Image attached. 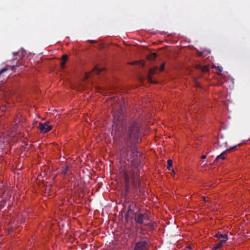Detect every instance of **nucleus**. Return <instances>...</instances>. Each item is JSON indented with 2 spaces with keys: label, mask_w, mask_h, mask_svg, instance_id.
<instances>
[{
  "label": "nucleus",
  "mask_w": 250,
  "mask_h": 250,
  "mask_svg": "<svg viewBox=\"0 0 250 250\" xmlns=\"http://www.w3.org/2000/svg\"><path fill=\"white\" fill-rule=\"evenodd\" d=\"M187 248L188 249H190V247L189 246H188Z\"/></svg>",
  "instance_id": "27"
},
{
  "label": "nucleus",
  "mask_w": 250,
  "mask_h": 250,
  "mask_svg": "<svg viewBox=\"0 0 250 250\" xmlns=\"http://www.w3.org/2000/svg\"><path fill=\"white\" fill-rule=\"evenodd\" d=\"M220 158V157H217V158H216V160H217V159H218V158ZM220 158L222 159V160H225V157H220Z\"/></svg>",
  "instance_id": "22"
},
{
  "label": "nucleus",
  "mask_w": 250,
  "mask_h": 250,
  "mask_svg": "<svg viewBox=\"0 0 250 250\" xmlns=\"http://www.w3.org/2000/svg\"><path fill=\"white\" fill-rule=\"evenodd\" d=\"M71 161H73L74 164L76 165V166H79L82 161L80 160V157H76V159L75 160L71 159Z\"/></svg>",
  "instance_id": "13"
},
{
  "label": "nucleus",
  "mask_w": 250,
  "mask_h": 250,
  "mask_svg": "<svg viewBox=\"0 0 250 250\" xmlns=\"http://www.w3.org/2000/svg\"><path fill=\"white\" fill-rule=\"evenodd\" d=\"M113 130L119 140V152L121 156H141L136 145L141 141L142 131L139 123L134 121L127 124L124 120L121 104L112 108Z\"/></svg>",
  "instance_id": "1"
},
{
  "label": "nucleus",
  "mask_w": 250,
  "mask_h": 250,
  "mask_svg": "<svg viewBox=\"0 0 250 250\" xmlns=\"http://www.w3.org/2000/svg\"><path fill=\"white\" fill-rule=\"evenodd\" d=\"M121 172L124 173L125 180V194H127L130 189V182L134 188H137L139 185L140 169L142 162L138 157H118Z\"/></svg>",
  "instance_id": "2"
},
{
  "label": "nucleus",
  "mask_w": 250,
  "mask_h": 250,
  "mask_svg": "<svg viewBox=\"0 0 250 250\" xmlns=\"http://www.w3.org/2000/svg\"><path fill=\"white\" fill-rule=\"evenodd\" d=\"M104 70V68H99L98 66H95L93 69V72L96 74H99L100 73Z\"/></svg>",
  "instance_id": "11"
},
{
  "label": "nucleus",
  "mask_w": 250,
  "mask_h": 250,
  "mask_svg": "<svg viewBox=\"0 0 250 250\" xmlns=\"http://www.w3.org/2000/svg\"><path fill=\"white\" fill-rule=\"evenodd\" d=\"M203 200L205 201H206V198L205 197H203Z\"/></svg>",
  "instance_id": "24"
},
{
  "label": "nucleus",
  "mask_w": 250,
  "mask_h": 250,
  "mask_svg": "<svg viewBox=\"0 0 250 250\" xmlns=\"http://www.w3.org/2000/svg\"><path fill=\"white\" fill-rule=\"evenodd\" d=\"M25 53V51L23 50H20L17 52H13V55L14 57L18 56L19 59H22L24 56Z\"/></svg>",
  "instance_id": "9"
},
{
  "label": "nucleus",
  "mask_w": 250,
  "mask_h": 250,
  "mask_svg": "<svg viewBox=\"0 0 250 250\" xmlns=\"http://www.w3.org/2000/svg\"><path fill=\"white\" fill-rule=\"evenodd\" d=\"M18 66H19V65H18V64H17L16 65H13L11 67V70H13L15 67H18Z\"/></svg>",
  "instance_id": "19"
},
{
  "label": "nucleus",
  "mask_w": 250,
  "mask_h": 250,
  "mask_svg": "<svg viewBox=\"0 0 250 250\" xmlns=\"http://www.w3.org/2000/svg\"><path fill=\"white\" fill-rule=\"evenodd\" d=\"M157 57V55L155 53H152L150 54L148 56V59L150 61L154 60Z\"/></svg>",
  "instance_id": "14"
},
{
  "label": "nucleus",
  "mask_w": 250,
  "mask_h": 250,
  "mask_svg": "<svg viewBox=\"0 0 250 250\" xmlns=\"http://www.w3.org/2000/svg\"><path fill=\"white\" fill-rule=\"evenodd\" d=\"M168 166L167 167V168H168L169 170H170V168L172 167V159H169L167 161Z\"/></svg>",
  "instance_id": "15"
},
{
  "label": "nucleus",
  "mask_w": 250,
  "mask_h": 250,
  "mask_svg": "<svg viewBox=\"0 0 250 250\" xmlns=\"http://www.w3.org/2000/svg\"><path fill=\"white\" fill-rule=\"evenodd\" d=\"M17 58H13V60H17Z\"/></svg>",
  "instance_id": "26"
},
{
  "label": "nucleus",
  "mask_w": 250,
  "mask_h": 250,
  "mask_svg": "<svg viewBox=\"0 0 250 250\" xmlns=\"http://www.w3.org/2000/svg\"><path fill=\"white\" fill-rule=\"evenodd\" d=\"M201 156L204 157V156H206L205 155H203Z\"/></svg>",
  "instance_id": "28"
},
{
  "label": "nucleus",
  "mask_w": 250,
  "mask_h": 250,
  "mask_svg": "<svg viewBox=\"0 0 250 250\" xmlns=\"http://www.w3.org/2000/svg\"><path fill=\"white\" fill-rule=\"evenodd\" d=\"M226 241V238H225V239H222L218 244L213 247L212 250H217V249L221 248L223 246V243Z\"/></svg>",
  "instance_id": "10"
},
{
  "label": "nucleus",
  "mask_w": 250,
  "mask_h": 250,
  "mask_svg": "<svg viewBox=\"0 0 250 250\" xmlns=\"http://www.w3.org/2000/svg\"><path fill=\"white\" fill-rule=\"evenodd\" d=\"M237 146H235L233 147H231L229 149H226V150L222 152L221 154L218 155L217 156H224L225 154L227 153H231L233 150H235V148L237 147Z\"/></svg>",
  "instance_id": "8"
},
{
  "label": "nucleus",
  "mask_w": 250,
  "mask_h": 250,
  "mask_svg": "<svg viewBox=\"0 0 250 250\" xmlns=\"http://www.w3.org/2000/svg\"><path fill=\"white\" fill-rule=\"evenodd\" d=\"M73 167V164L70 162L66 161V165L62 166L60 170V175L66 180H69L73 176L71 168Z\"/></svg>",
  "instance_id": "4"
},
{
  "label": "nucleus",
  "mask_w": 250,
  "mask_h": 250,
  "mask_svg": "<svg viewBox=\"0 0 250 250\" xmlns=\"http://www.w3.org/2000/svg\"><path fill=\"white\" fill-rule=\"evenodd\" d=\"M165 63H163L160 67H158V66H154L152 67L150 70L148 74L147 75L146 78L147 81L151 83H156V82L152 80V76L157 74L158 72H162L164 70L165 68Z\"/></svg>",
  "instance_id": "5"
},
{
  "label": "nucleus",
  "mask_w": 250,
  "mask_h": 250,
  "mask_svg": "<svg viewBox=\"0 0 250 250\" xmlns=\"http://www.w3.org/2000/svg\"><path fill=\"white\" fill-rule=\"evenodd\" d=\"M65 61H62L61 63V67L63 68L64 67V65H65Z\"/></svg>",
  "instance_id": "18"
},
{
  "label": "nucleus",
  "mask_w": 250,
  "mask_h": 250,
  "mask_svg": "<svg viewBox=\"0 0 250 250\" xmlns=\"http://www.w3.org/2000/svg\"><path fill=\"white\" fill-rule=\"evenodd\" d=\"M89 42H91V43H92V42H95V41H93V40H92V41H89Z\"/></svg>",
  "instance_id": "25"
},
{
  "label": "nucleus",
  "mask_w": 250,
  "mask_h": 250,
  "mask_svg": "<svg viewBox=\"0 0 250 250\" xmlns=\"http://www.w3.org/2000/svg\"><path fill=\"white\" fill-rule=\"evenodd\" d=\"M149 243L146 240H140L135 243L134 250H148Z\"/></svg>",
  "instance_id": "6"
},
{
  "label": "nucleus",
  "mask_w": 250,
  "mask_h": 250,
  "mask_svg": "<svg viewBox=\"0 0 250 250\" xmlns=\"http://www.w3.org/2000/svg\"><path fill=\"white\" fill-rule=\"evenodd\" d=\"M67 58H68V57L66 55H63L62 56V61H65L66 62L67 61Z\"/></svg>",
  "instance_id": "17"
},
{
  "label": "nucleus",
  "mask_w": 250,
  "mask_h": 250,
  "mask_svg": "<svg viewBox=\"0 0 250 250\" xmlns=\"http://www.w3.org/2000/svg\"><path fill=\"white\" fill-rule=\"evenodd\" d=\"M214 237L218 238H222V239H225L226 238V241L228 240L227 235L226 234L222 235L220 234L219 232L217 233L214 235Z\"/></svg>",
  "instance_id": "12"
},
{
  "label": "nucleus",
  "mask_w": 250,
  "mask_h": 250,
  "mask_svg": "<svg viewBox=\"0 0 250 250\" xmlns=\"http://www.w3.org/2000/svg\"><path fill=\"white\" fill-rule=\"evenodd\" d=\"M139 80H140V81L141 82H143V78L140 77V78H139Z\"/></svg>",
  "instance_id": "23"
},
{
  "label": "nucleus",
  "mask_w": 250,
  "mask_h": 250,
  "mask_svg": "<svg viewBox=\"0 0 250 250\" xmlns=\"http://www.w3.org/2000/svg\"><path fill=\"white\" fill-rule=\"evenodd\" d=\"M202 70L204 72H208L209 70V67L208 66H204L202 67Z\"/></svg>",
  "instance_id": "16"
},
{
  "label": "nucleus",
  "mask_w": 250,
  "mask_h": 250,
  "mask_svg": "<svg viewBox=\"0 0 250 250\" xmlns=\"http://www.w3.org/2000/svg\"><path fill=\"white\" fill-rule=\"evenodd\" d=\"M39 128L42 132L46 133L52 129V126L48 125V123L46 122L44 123H40Z\"/></svg>",
  "instance_id": "7"
},
{
  "label": "nucleus",
  "mask_w": 250,
  "mask_h": 250,
  "mask_svg": "<svg viewBox=\"0 0 250 250\" xmlns=\"http://www.w3.org/2000/svg\"><path fill=\"white\" fill-rule=\"evenodd\" d=\"M130 214H134V220L135 223L139 225H146V221L148 220V217L146 214L141 213L140 212H134L131 209V206L129 205L128 207V210L127 213L125 214V218L128 217Z\"/></svg>",
  "instance_id": "3"
},
{
  "label": "nucleus",
  "mask_w": 250,
  "mask_h": 250,
  "mask_svg": "<svg viewBox=\"0 0 250 250\" xmlns=\"http://www.w3.org/2000/svg\"><path fill=\"white\" fill-rule=\"evenodd\" d=\"M3 142L4 141H3L2 137L0 136V146L1 145V143Z\"/></svg>",
  "instance_id": "20"
},
{
  "label": "nucleus",
  "mask_w": 250,
  "mask_h": 250,
  "mask_svg": "<svg viewBox=\"0 0 250 250\" xmlns=\"http://www.w3.org/2000/svg\"><path fill=\"white\" fill-rule=\"evenodd\" d=\"M138 63V62H133L131 63H130V64H132V65H136Z\"/></svg>",
  "instance_id": "21"
}]
</instances>
